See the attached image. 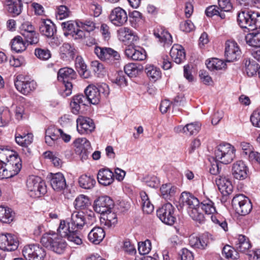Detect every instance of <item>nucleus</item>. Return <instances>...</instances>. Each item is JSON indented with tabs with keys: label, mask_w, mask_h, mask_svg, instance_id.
Instances as JSON below:
<instances>
[{
	"label": "nucleus",
	"mask_w": 260,
	"mask_h": 260,
	"mask_svg": "<svg viewBox=\"0 0 260 260\" xmlns=\"http://www.w3.org/2000/svg\"><path fill=\"white\" fill-rule=\"evenodd\" d=\"M87 224V219L83 213L74 212L70 219L60 220L58 231L63 236H67L69 242L75 245H81L82 240L80 230Z\"/></svg>",
	"instance_id": "obj_1"
},
{
	"label": "nucleus",
	"mask_w": 260,
	"mask_h": 260,
	"mask_svg": "<svg viewBox=\"0 0 260 260\" xmlns=\"http://www.w3.org/2000/svg\"><path fill=\"white\" fill-rule=\"evenodd\" d=\"M236 150L234 146L229 143H223L218 145L215 150L216 161H218L223 164L231 163L235 157ZM211 174L216 175L219 172V165L215 164L211 165L209 169Z\"/></svg>",
	"instance_id": "obj_2"
},
{
	"label": "nucleus",
	"mask_w": 260,
	"mask_h": 260,
	"mask_svg": "<svg viewBox=\"0 0 260 260\" xmlns=\"http://www.w3.org/2000/svg\"><path fill=\"white\" fill-rule=\"evenodd\" d=\"M67 236H63L57 230V232H49L42 236L41 243L45 247L48 248L57 254L63 253L67 247V244L63 239Z\"/></svg>",
	"instance_id": "obj_3"
},
{
	"label": "nucleus",
	"mask_w": 260,
	"mask_h": 260,
	"mask_svg": "<svg viewBox=\"0 0 260 260\" xmlns=\"http://www.w3.org/2000/svg\"><path fill=\"white\" fill-rule=\"evenodd\" d=\"M239 26L248 31L260 28V13L252 11H242L237 16Z\"/></svg>",
	"instance_id": "obj_4"
},
{
	"label": "nucleus",
	"mask_w": 260,
	"mask_h": 260,
	"mask_svg": "<svg viewBox=\"0 0 260 260\" xmlns=\"http://www.w3.org/2000/svg\"><path fill=\"white\" fill-rule=\"evenodd\" d=\"M76 76V72L70 68H61L58 71V80L62 82L64 86V89L62 93L63 96H68L71 94L73 88L72 81L75 80Z\"/></svg>",
	"instance_id": "obj_5"
},
{
	"label": "nucleus",
	"mask_w": 260,
	"mask_h": 260,
	"mask_svg": "<svg viewBox=\"0 0 260 260\" xmlns=\"http://www.w3.org/2000/svg\"><path fill=\"white\" fill-rule=\"evenodd\" d=\"M232 204L236 212L240 215H247L252 210L250 200L242 194L236 195L232 200Z\"/></svg>",
	"instance_id": "obj_6"
},
{
	"label": "nucleus",
	"mask_w": 260,
	"mask_h": 260,
	"mask_svg": "<svg viewBox=\"0 0 260 260\" xmlns=\"http://www.w3.org/2000/svg\"><path fill=\"white\" fill-rule=\"evenodd\" d=\"M94 52L99 59L108 63L114 64L120 58L119 53L109 47L95 46Z\"/></svg>",
	"instance_id": "obj_7"
},
{
	"label": "nucleus",
	"mask_w": 260,
	"mask_h": 260,
	"mask_svg": "<svg viewBox=\"0 0 260 260\" xmlns=\"http://www.w3.org/2000/svg\"><path fill=\"white\" fill-rule=\"evenodd\" d=\"M175 208L170 203L164 204L157 209L156 214L159 219L164 223L172 225L176 221L174 214Z\"/></svg>",
	"instance_id": "obj_8"
},
{
	"label": "nucleus",
	"mask_w": 260,
	"mask_h": 260,
	"mask_svg": "<svg viewBox=\"0 0 260 260\" xmlns=\"http://www.w3.org/2000/svg\"><path fill=\"white\" fill-rule=\"evenodd\" d=\"M22 253L27 260H43L46 255L44 249L38 244L26 245L22 250Z\"/></svg>",
	"instance_id": "obj_9"
},
{
	"label": "nucleus",
	"mask_w": 260,
	"mask_h": 260,
	"mask_svg": "<svg viewBox=\"0 0 260 260\" xmlns=\"http://www.w3.org/2000/svg\"><path fill=\"white\" fill-rule=\"evenodd\" d=\"M26 186L31 198H39L47 191L43 180H27Z\"/></svg>",
	"instance_id": "obj_10"
},
{
	"label": "nucleus",
	"mask_w": 260,
	"mask_h": 260,
	"mask_svg": "<svg viewBox=\"0 0 260 260\" xmlns=\"http://www.w3.org/2000/svg\"><path fill=\"white\" fill-rule=\"evenodd\" d=\"M15 86L18 91L24 95H27L33 91L37 87L34 80H29L22 75H19L15 80Z\"/></svg>",
	"instance_id": "obj_11"
},
{
	"label": "nucleus",
	"mask_w": 260,
	"mask_h": 260,
	"mask_svg": "<svg viewBox=\"0 0 260 260\" xmlns=\"http://www.w3.org/2000/svg\"><path fill=\"white\" fill-rule=\"evenodd\" d=\"M74 145L76 153L82 161L86 160L92 149L89 141L85 138H78L74 141Z\"/></svg>",
	"instance_id": "obj_12"
},
{
	"label": "nucleus",
	"mask_w": 260,
	"mask_h": 260,
	"mask_svg": "<svg viewBox=\"0 0 260 260\" xmlns=\"http://www.w3.org/2000/svg\"><path fill=\"white\" fill-rule=\"evenodd\" d=\"M19 245L17 237L12 234H0V249L4 251H13L16 250Z\"/></svg>",
	"instance_id": "obj_13"
},
{
	"label": "nucleus",
	"mask_w": 260,
	"mask_h": 260,
	"mask_svg": "<svg viewBox=\"0 0 260 260\" xmlns=\"http://www.w3.org/2000/svg\"><path fill=\"white\" fill-rule=\"evenodd\" d=\"M11 156L9 157L7 164H9L10 165L14 167L13 172L10 171V174H8V171L6 169H3V176L1 179H10L14 177L15 175L17 174L21 170V164L20 163V158L18 157V155L15 152L12 151V153H10Z\"/></svg>",
	"instance_id": "obj_14"
},
{
	"label": "nucleus",
	"mask_w": 260,
	"mask_h": 260,
	"mask_svg": "<svg viewBox=\"0 0 260 260\" xmlns=\"http://www.w3.org/2000/svg\"><path fill=\"white\" fill-rule=\"evenodd\" d=\"M109 20L116 26H122L125 24L128 20L126 12L118 7L113 9L109 15Z\"/></svg>",
	"instance_id": "obj_15"
},
{
	"label": "nucleus",
	"mask_w": 260,
	"mask_h": 260,
	"mask_svg": "<svg viewBox=\"0 0 260 260\" xmlns=\"http://www.w3.org/2000/svg\"><path fill=\"white\" fill-rule=\"evenodd\" d=\"M241 51L237 43L234 41H227L225 44L224 55L228 62L234 61L241 56Z\"/></svg>",
	"instance_id": "obj_16"
},
{
	"label": "nucleus",
	"mask_w": 260,
	"mask_h": 260,
	"mask_svg": "<svg viewBox=\"0 0 260 260\" xmlns=\"http://www.w3.org/2000/svg\"><path fill=\"white\" fill-rule=\"evenodd\" d=\"M113 206V201L108 196L100 197L94 201V210L101 214L110 212Z\"/></svg>",
	"instance_id": "obj_17"
},
{
	"label": "nucleus",
	"mask_w": 260,
	"mask_h": 260,
	"mask_svg": "<svg viewBox=\"0 0 260 260\" xmlns=\"http://www.w3.org/2000/svg\"><path fill=\"white\" fill-rule=\"evenodd\" d=\"M76 122L77 129L81 134H89L94 130L95 124L90 118L79 116Z\"/></svg>",
	"instance_id": "obj_18"
},
{
	"label": "nucleus",
	"mask_w": 260,
	"mask_h": 260,
	"mask_svg": "<svg viewBox=\"0 0 260 260\" xmlns=\"http://www.w3.org/2000/svg\"><path fill=\"white\" fill-rule=\"evenodd\" d=\"M119 40L126 44H132L137 42L139 38L129 28L123 27L117 30Z\"/></svg>",
	"instance_id": "obj_19"
},
{
	"label": "nucleus",
	"mask_w": 260,
	"mask_h": 260,
	"mask_svg": "<svg viewBox=\"0 0 260 260\" xmlns=\"http://www.w3.org/2000/svg\"><path fill=\"white\" fill-rule=\"evenodd\" d=\"M232 174L235 179H245L249 177L248 169L242 160L237 161L233 164Z\"/></svg>",
	"instance_id": "obj_20"
},
{
	"label": "nucleus",
	"mask_w": 260,
	"mask_h": 260,
	"mask_svg": "<svg viewBox=\"0 0 260 260\" xmlns=\"http://www.w3.org/2000/svg\"><path fill=\"white\" fill-rule=\"evenodd\" d=\"M189 244L195 249H205L208 246L209 241L207 236L203 235L198 236L196 235H191L188 238Z\"/></svg>",
	"instance_id": "obj_21"
},
{
	"label": "nucleus",
	"mask_w": 260,
	"mask_h": 260,
	"mask_svg": "<svg viewBox=\"0 0 260 260\" xmlns=\"http://www.w3.org/2000/svg\"><path fill=\"white\" fill-rule=\"evenodd\" d=\"M89 104L86 96L82 94H77L73 97L70 103L72 112L74 114H78L82 106H86Z\"/></svg>",
	"instance_id": "obj_22"
},
{
	"label": "nucleus",
	"mask_w": 260,
	"mask_h": 260,
	"mask_svg": "<svg viewBox=\"0 0 260 260\" xmlns=\"http://www.w3.org/2000/svg\"><path fill=\"white\" fill-rule=\"evenodd\" d=\"M125 54L127 57L134 60L142 61L146 58V51L142 48L136 49L128 47L125 50Z\"/></svg>",
	"instance_id": "obj_23"
},
{
	"label": "nucleus",
	"mask_w": 260,
	"mask_h": 260,
	"mask_svg": "<svg viewBox=\"0 0 260 260\" xmlns=\"http://www.w3.org/2000/svg\"><path fill=\"white\" fill-rule=\"evenodd\" d=\"M179 202L183 206H187V210L198 208L200 206L199 200L189 192H183L180 196Z\"/></svg>",
	"instance_id": "obj_24"
},
{
	"label": "nucleus",
	"mask_w": 260,
	"mask_h": 260,
	"mask_svg": "<svg viewBox=\"0 0 260 260\" xmlns=\"http://www.w3.org/2000/svg\"><path fill=\"white\" fill-rule=\"evenodd\" d=\"M39 29L40 32L48 38H51L56 31L55 24L49 19H41Z\"/></svg>",
	"instance_id": "obj_25"
},
{
	"label": "nucleus",
	"mask_w": 260,
	"mask_h": 260,
	"mask_svg": "<svg viewBox=\"0 0 260 260\" xmlns=\"http://www.w3.org/2000/svg\"><path fill=\"white\" fill-rule=\"evenodd\" d=\"M84 93L89 104L95 105L100 101L101 98L96 86L89 85L85 89Z\"/></svg>",
	"instance_id": "obj_26"
},
{
	"label": "nucleus",
	"mask_w": 260,
	"mask_h": 260,
	"mask_svg": "<svg viewBox=\"0 0 260 260\" xmlns=\"http://www.w3.org/2000/svg\"><path fill=\"white\" fill-rule=\"evenodd\" d=\"M170 55L174 62L179 64L185 59V53L182 46L174 45L170 50Z\"/></svg>",
	"instance_id": "obj_27"
},
{
	"label": "nucleus",
	"mask_w": 260,
	"mask_h": 260,
	"mask_svg": "<svg viewBox=\"0 0 260 260\" xmlns=\"http://www.w3.org/2000/svg\"><path fill=\"white\" fill-rule=\"evenodd\" d=\"M153 34L160 42L164 43V46L170 45L172 44V36L164 28L160 27L155 29Z\"/></svg>",
	"instance_id": "obj_28"
},
{
	"label": "nucleus",
	"mask_w": 260,
	"mask_h": 260,
	"mask_svg": "<svg viewBox=\"0 0 260 260\" xmlns=\"http://www.w3.org/2000/svg\"><path fill=\"white\" fill-rule=\"evenodd\" d=\"M75 53V49L69 43H64L60 48V56L64 61L73 59Z\"/></svg>",
	"instance_id": "obj_29"
},
{
	"label": "nucleus",
	"mask_w": 260,
	"mask_h": 260,
	"mask_svg": "<svg viewBox=\"0 0 260 260\" xmlns=\"http://www.w3.org/2000/svg\"><path fill=\"white\" fill-rule=\"evenodd\" d=\"M105 236L104 230L100 227H95L91 230L88 235L89 241L95 244H99Z\"/></svg>",
	"instance_id": "obj_30"
},
{
	"label": "nucleus",
	"mask_w": 260,
	"mask_h": 260,
	"mask_svg": "<svg viewBox=\"0 0 260 260\" xmlns=\"http://www.w3.org/2000/svg\"><path fill=\"white\" fill-rule=\"evenodd\" d=\"M251 247V243L247 237L242 235L238 236L235 243V247L238 251L243 253L248 252Z\"/></svg>",
	"instance_id": "obj_31"
},
{
	"label": "nucleus",
	"mask_w": 260,
	"mask_h": 260,
	"mask_svg": "<svg viewBox=\"0 0 260 260\" xmlns=\"http://www.w3.org/2000/svg\"><path fill=\"white\" fill-rule=\"evenodd\" d=\"M215 182L218 190L223 196L232 192L233 186L230 180H215Z\"/></svg>",
	"instance_id": "obj_32"
},
{
	"label": "nucleus",
	"mask_w": 260,
	"mask_h": 260,
	"mask_svg": "<svg viewBox=\"0 0 260 260\" xmlns=\"http://www.w3.org/2000/svg\"><path fill=\"white\" fill-rule=\"evenodd\" d=\"M91 205L89 198L84 194H80L75 200L74 206L76 210L86 209Z\"/></svg>",
	"instance_id": "obj_33"
},
{
	"label": "nucleus",
	"mask_w": 260,
	"mask_h": 260,
	"mask_svg": "<svg viewBox=\"0 0 260 260\" xmlns=\"http://www.w3.org/2000/svg\"><path fill=\"white\" fill-rule=\"evenodd\" d=\"M142 210L146 214L151 213L154 210V206L151 204L148 195L144 191L140 192Z\"/></svg>",
	"instance_id": "obj_34"
},
{
	"label": "nucleus",
	"mask_w": 260,
	"mask_h": 260,
	"mask_svg": "<svg viewBox=\"0 0 260 260\" xmlns=\"http://www.w3.org/2000/svg\"><path fill=\"white\" fill-rule=\"evenodd\" d=\"M22 4L18 0H9L6 3V9L14 15H19L22 11Z\"/></svg>",
	"instance_id": "obj_35"
},
{
	"label": "nucleus",
	"mask_w": 260,
	"mask_h": 260,
	"mask_svg": "<svg viewBox=\"0 0 260 260\" xmlns=\"http://www.w3.org/2000/svg\"><path fill=\"white\" fill-rule=\"evenodd\" d=\"M14 213L12 210L7 207L0 206V221L9 223L13 221Z\"/></svg>",
	"instance_id": "obj_36"
},
{
	"label": "nucleus",
	"mask_w": 260,
	"mask_h": 260,
	"mask_svg": "<svg viewBox=\"0 0 260 260\" xmlns=\"http://www.w3.org/2000/svg\"><path fill=\"white\" fill-rule=\"evenodd\" d=\"M11 45L12 49L17 53L23 51L26 48L25 42L20 36L14 37L11 42Z\"/></svg>",
	"instance_id": "obj_37"
},
{
	"label": "nucleus",
	"mask_w": 260,
	"mask_h": 260,
	"mask_svg": "<svg viewBox=\"0 0 260 260\" xmlns=\"http://www.w3.org/2000/svg\"><path fill=\"white\" fill-rule=\"evenodd\" d=\"M33 140V135L31 134L26 135L16 134L15 136L16 142L19 145L27 149V146L30 145Z\"/></svg>",
	"instance_id": "obj_38"
},
{
	"label": "nucleus",
	"mask_w": 260,
	"mask_h": 260,
	"mask_svg": "<svg viewBox=\"0 0 260 260\" xmlns=\"http://www.w3.org/2000/svg\"><path fill=\"white\" fill-rule=\"evenodd\" d=\"M245 40L249 46L260 47V30L247 34Z\"/></svg>",
	"instance_id": "obj_39"
},
{
	"label": "nucleus",
	"mask_w": 260,
	"mask_h": 260,
	"mask_svg": "<svg viewBox=\"0 0 260 260\" xmlns=\"http://www.w3.org/2000/svg\"><path fill=\"white\" fill-rule=\"evenodd\" d=\"M206 64L207 68L212 71L221 70L226 66L223 60L216 58H213L207 60Z\"/></svg>",
	"instance_id": "obj_40"
},
{
	"label": "nucleus",
	"mask_w": 260,
	"mask_h": 260,
	"mask_svg": "<svg viewBox=\"0 0 260 260\" xmlns=\"http://www.w3.org/2000/svg\"><path fill=\"white\" fill-rule=\"evenodd\" d=\"M177 188L171 183H166L160 187V191L164 198L169 199L174 196Z\"/></svg>",
	"instance_id": "obj_41"
},
{
	"label": "nucleus",
	"mask_w": 260,
	"mask_h": 260,
	"mask_svg": "<svg viewBox=\"0 0 260 260\" xmlns=\"http://www.w3.org/2000/svg\"><path fill=\"white\" fill-rule=\"evenodd\" d=\"M145 70L147 76L154 81H156L161 77V74L160 69L153 65L146 66Z\"/></svg>",
	"instance_id": "obj_42"
},
{
	"label": "nucleus",
	"mask_w": 260,
	"mask_h": 260,
	"mask_svg": "<svg viewBox=\"0 0 260 260\" xmlns=\"http://www.w3.org/2000/svg\"><path fill=\"white\" fill-rule=\"evenodd\" d=\"M75 66L79 74L84 78H87L89 76V72L86 70L87 66L81 57H77L76 59Z\"/></svg>",
	"instance_id": "obj_43"
},
{
	"label": "nucleus",
	"mask_w": 260,
	"mask_h": 260,
	"mask_svg": "<svg viewBox=\"0 0 260 260\" xmlns=\"http://www.w3.org/2000/svg\"><path fill=\"white\" fill-rule=\"evenodd\" d=\"M246 72L249 77H252L256 74L259 68V65L255 61L246 60L245 61Z\"/></svg>",
	"instance_id": "obj_44"
},
{
	"label": "nucleus",
	"mask_w": 260,
	"mask_h": 260,
	"mask_svg": "<svg viewBox=\"0 0 260 260\" xmlns=\"http://www.w3.org/2000/svg\"><path fill=\"white\" fill-rule=\"evenodd\" d=\"M129 21L133 27L137 28L142 21V14L139 11H133L129 13Z\"/></svg>",
	"instance_id": "obj_45"
},
{
	"label": "nucleus",
	"mask_w": 260,
	"mask_h": 260,
	"mask_svg": "<svg viewBox=\"0 0 260 260\" xmlns=\"http://www.w3.org/2000/svg\"><path fill=\"white\" fill-rule=\"evenodd\" d=\"M124 73L129 77H135L141 72L136 64L129 63L124 67Z\"/></svg>",
	"instance_id": "obj_46"
},
{
	"label": "nucleus",
	"mask_w": 260,
	"mask_h": 260,
	"mask_svg": "<svg viewBox=\"0 0 260 260\" xmlns=\"http://www.w3.org/2000/svg\"><path fill=\"white\" fill-rule=\"evenodd\" d=\"M201 209L207 214H212L216 212L214 203L209 199L203 200L201 204Z\"/></svg>",
	"instance_id": "obj_47"
},
{
	"label": "nucleus",
	"mask_w": 260,
	"mask_h": 260,
	"mask_svg": "<svg viewBox=\"0 0 260 260\" xmlns=\"http://www.w3.org/2000/svg\"><path fill=\"white\" fill-rule=\"evenodd\" d=\"M76 25L77 27L81 28L82 29L87 32L92 31L95 28V23L90 20H78L76 21Z\"/></svg>",
	"instance_id": "obj_48"
},
{
	"label": "nucleus",
	"mask_w": 260,
	"mask_h": 260,
	"mask_svg": "<svg viewBox=\"0 0 260 260\" xmlns=\"http://www.w3.org/2000/svg\"><path fill=\"white\" fill-rule=\"evenodd\" d=\"M25 41L31 45L36 44L39 42L38 35L35 30L32 31H24L21 32Z\"/></svg>",
	"instance_id": "obj_49"
},
{
	"label": "nucleus",
	"mask_w": 260,
	"mask_h": 260,
	"mask_svg": "<svg viewBox=\"0 0 260 260\" xmlns=\"http://www.w3.org/2000/svg\"><path fill=\"white\" fill-rule=\"evenodd\" d=\"M201 128V124L199 122L190 123L187 124L184 128L183 129H185L186 134L189 135H192L197 134Z\"/></svg>",
	"instance_id": "obj_50"
},
{
	"label": "nucleus",
	"mask_w": 260,
	"mask_h": 260,
	"mask_svg": "<svg viewBox=\"0 0 260 260\" xmlns=\"http://www.w3.org/2000/svg\"><path fill=\"white\" fill-rule=\"evenodd\" d=\"M187 212L189 216L194 220L201 222L204 219V215L200 212V206L198 208L188 209Z\"/></svg>",
	"instance_id": "obj_51"
},
{
	"label": "nucleus",
	"mask_w": 260,
	"mask_h": 260,
	"mask_svg": "<svg viewBox=\"0 0 260 260\" xmlns=\"http://www.w3.org/2000/svg\"><path fill=\"white\" fill-rule=\"evenodd\" d=\"M151 248L150 241L146 240L144 242H139L138 243V251L140 254L145 255L148 253Z\"/></svg>",
	"instance_id": "obj_52"
},
{
	"label": "nucleus",
	"mask_w": 260,
	"mask_h": 260,
	"mask_svg": "<svg viewBox=\"0 0 260 260\" xmlns=\"http://www.w3.org/2000/svg\"><path fill=\"white\" fill-rule=\"evenodd\" d=\"M50 184L53 189L57 191H61L67 187L66 180H50Z\"/></svg>",
	"instance_id": "obj_53"
},
{
	"label": "nucleus",
	"mask_w": 260,
	"mask_h": 260,
	"mask_svg": "<svg viewBox=\"0 0 260 260\" xmlns=\"http://www.w3.org/2000/svg\"><path fill=\"white\" fill-rule=\"evenodd\" d=\"M35 55L39 59L47 60L51 57V54L48 49L37 48L35 49Z\"/></svg>",
	"instance_id": "obj_54"
},
{
	"label": "nucleus",
	"mask_w": 260,
	"mask_h": 260,
	"mask_svg": "<svg viewBox=\"0 0 260 260\" xmlns=\"http://www.w3.org/2000/svg\"><path fill=\"white\" fill-rule=\"evenodd\" d=\"M59 133H62L61 129L53 126H50L46 130L47 136L52 138L55 141H57L59 138Z\"/></svg>",
	"instance_id": "obj_55"
},
{
	"label": "nucleus",
	"mask_w": 260,
	"mask_h": 260,
	"mask_svg": "<svg viewBox=\"0 0 260 260\" xmlns=\"http://www.w3.org/2000/svg\"><path fill=\"white\" fill-rule=\"evenodd\" d=\"M240 147L243 151V155L247 156V158H248L252 152H253L254 151L252 145L246 142H241L240 143Z\"/></svg>",
	"instance_id": "obj_56"
},
{
	"label": "nucleus",
	"mask_w": 260,
	"mask_h": 260,
	"mask_svg": "<svg viewBox=\"0 0 260 260\" xmlns=\"http://www.w3.org/2000/svg\"><path fill=\"white\" fill-rule=\"evenodd\" d=\"M113 173L109 169H100L97 174L96 179H113Z\"/></svg>",
	"instance_id": "obj_57"
},
{
	"label": "nucleus",
	"mask_w": 260,
	"mask_h": 260,
	"mask_svg": "<svg viewBox=\"0 0 260 260\" xmlns=\"http://www.w3.org/2000/svg\"><path fill=\"white\" fill-rule=\"evenodd\" d=\"M96 88L100 95L101 99L102 98H107L110 93V89L108 85L106 83H102L99 85Z\"/></svg>",
	"instance_id": "obj_58"
},
{
	"label": "nucleus",
	"mask_w": 260,
	"mask_h": 260,
	"mask_svg": "<svg viewBox=\"0 0 260 260\" xmlns=\"http://www.w3.org/2000/svg\"><path fill=\"white\" fill-rule=\"evenodd\" d=\"M61 26L64 30L68 32V34L72 35L74 30L77 28L76 22L75 23L72 21L64 22L61 23Z\"/></svg>",
	"instance_id": "obj_59"
},
{
	"label": "nucleus",
	"mask_w": 260,
	"mask_h": 260,
	"mask_svg": "<svg viewBox=\"0 0 260 260\" xmlns=\"http://www.w3.org/2000/svg\"><path fill=\"white\" fill-rule=\"evenodd\" d=\"M10 153H12V151L0 148V162L1 165H8V164H7V162L9 157L11 156Z\"/></svg>",
	"instance_id": "obj_60"
},
{
	"label": "nucleus",
	"mask_w": 260,
	"mask_h": 260,
	"mask_svg": "<svg viewBox=\"0 0 260 260\" xmlns=\"http://www.w3.org/2000/svg\"><path fill=\"white\" fill-rule=\"evenodd\" d=\"M220 10L223 12H230L233 8L230 0H218Z\"/></svg>",
	"instance_id": "obj_61"
},
{
	"label": "nucleus",
	"mask_w": 260,
	"mask_h": 260,
	"mask_svg": "<svg viewBox=\"0 0 260 260\" xmlns=\"http://www.w3.org/2000/svg\"><path fill=\"white\" fill-rule=\"evenodd\" d=\"M178 260H193L192 253L186 248H183L179 253Z\"/></svg>",
	"instance_id": "obj_62"
},
{
	"label": "nucleus",
	"mask_w": 260,
	"mask_h": 260,
	"mask_svg": "<svg viewBox=\"0 0 260 260\" xmlns=\"http://www.w3.org/2000/svg\"><path fill=\"white\" fill-rule=\"evenodd\" d=\"M250 120L252 124L260 128V110H257L253 112L250 117Z\"/></svg>",
	"instance_id": "obj_63"
},
{
	"label": "nucleus",
	"mask_w": 260,
	"mask_h": 260,
	"mask_svg": "<svg viewBox=\"0 0 260 260\" xmlns=\"http://www.w3.org/2000/svg\"><path fill=\"white\" fill-rule=\"evenodd\" d=\"M246 255L248 260H260V249L249 250Z\"/></svg>",
	"instance_id": "obj_64"
}]
</instances>
